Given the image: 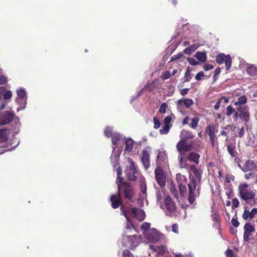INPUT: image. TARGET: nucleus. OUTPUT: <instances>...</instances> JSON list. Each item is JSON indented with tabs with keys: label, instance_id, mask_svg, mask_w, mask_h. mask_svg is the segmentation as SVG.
I'll use <instances>...</instances> for the list:
<instances>
[{
	"label": "nucleus",
	"instance_id": "nucleus-34",
	"mask_svg": "<svg viewBox=\"0 0 257 257\" xmlns=\"http://www.w3.org/2000/svg\"><path fill=\"white\" fill-rule=\"evenodd\" d=\"M116 172H117V181H116V184L117 185L118 188L119 189L120 188V184L123 183L122 182V178L120 177V176L121 175V170L119 167H118L116 169Z\"/></svg>",
	"mask_w": 257,
	"mask_h": 257
},
{
	"label": "nucleus",
	"instance_id": "nucleus-55",
	"mask_svg": "<svg viewBox=\"0 0 257 257\" xmlns=\"http://www.w3.org/2000/svg\"><path fill=\"white\" fill-rule=\"evenodd\" d=\"M8 79L6 77L3 75H0V84H4L7 83Z\"/></svg>",
	"mask_w": 257,
	"mask_h": 257
},
{
	"label": "nucleus",
	"instance_id": "nucleus-53",
	"mask_svg": "<svg viewBox=\"0 0 257 257\" xmlns=\"http://www.w3.org/2000/svg\"><path fill=\"white\" fill-rule=\"evenodd\" d=\"M211 217L214 221H218L219 220V214L217 212L212 213Z\"/></svg>",
	"mask_w": 257,
	"mask_h": 257
},
{
	"label": "nucleus",
	"instance_id": "nucleus-27",
	"mask_svg": "<svg viewBox=\"0 0 257 257\" xmlns=\"http://www.w3.org/2000/svg\"><path fill=\"white\" fill-rule=\"evenodd\" d=\"M180 137L181 140L186 141L187 140L194 138V136L190 131L186 130H182L181 132Z\"/></svg>",
	"mask_w": 257,
	"mask_h": 257
},
{
	"label": "nucleus",
	"instance_id": "nucleus-22",
	"mask_svg": "<svg viewBox=\"0 0 257 257\" xmlns=\"http://www.w3.org/2000/svg\"><path fill=\"white\" fill-rule=\"evenodd\" d=\"M256 214L257 209L255 208L251 209L250 211L245 209L242 214V218L244 220L252 219Z\"/></svg>",
	"mask_w": 257,
	"mask_h": 257
},
{
	"label": "nucleus",
	"instance_id": "nucleus-13",
	"mask_svg": "<svg viewBox=\"0 0 257 257\" xmlns=\"http://www.w3.org/2000/svg\"><path fill=\"white\" fill-rule=\"evenodd\" d=\"M217 132V130L214 124H210L206 127L205 133L209 136L211 145L213 147L215 146V142L216 141L215 134Z\"/></svg>",
	"mask_w": 257,
	"mask_h": 257
},
{
	"label": "nucleus",
	"instance_id": "nucleus-33",
	"mask_svg": "<svg viewBox=\"0 0 257 257\" xmlns=\"http://www.w3.org/2000/svg\"><path fill=\"white\" fill-rule=\"evenodd\" d=\"M8 138V132L5 130H0V142H4Z\"/></svg>",
	"mask_w": 257,
	"mask_h": 257
},
{
	"label": "nucleus",
	"instance_id": "nucleus-56",
	"mask_svg": "<svg viewBox=\"0 0 257 257\" xmlns=\"http://www.w3.org/2000/svg\"><path fill=\"white\" fill-rule=\"evenodd\" d=\"M232 206L235 208L238 207L239 204L238 200L236 198L232 200Z\"/></svg>",
	"mask_w": 257,
	"mask_h": 257
},
{
	"label": "nucleus",
	"instance_id": "nucleus-40",
	"mask_svg": "<svg viewBox=\"0 0 257 257\" xmlns=\"http://www.w3.org/2000/svg\"><path fill=\"white\" fill-rule=\"evenodd\" d=\"M234 146L232 145H229L227 146V150L229 154L232 156L234 157L235 156V150Z\"/></svg>",
	"mask_w": 257,
	"mask_h": 257
},
{
	"label": "nucleus",
	"instance_id": "nucleus-25",
	"mask_svg": "<svg viewBox=\"0 0 257 257\" xmlns=\"http://www.w3.org/2000/svg\"><path fill=\"white\" fill-rule=\"evenodd\" d=\"M167 195L164 192V190H158L156 192L157 202L161 206V203H163L164 199Z\"/></svg>",
	"mask_w": 257,
	"mask_h": 257
},
{
	"label": "nucleus",
	"instance_id": "nucleus-38",
	"mask_svg": "<svg viewBox=\"0 0 257 257\" xmlns=\"http://www.w3.org/2000/svg\"><path fill=\"white\" fill-rule=\"evenodd\" d=\"M191 123L190 124L189 126L193 129H195L198 124L199 121V118L198 117H195L191 119Z\"/></svg>",
	"mask_w": 257,
	"mask_h": 257
},
{
	"label": "nucleus",
	"instance_id": "nucleus-2",
	"mask_svg": "<svg viewBox=\"0 0 257 257\" xmlns=\"http://www.w3.org/2000/svg\"><path fill=\"white\" fill-rule=\"evenodd\" d=\"M118 191L116 194L113 195L110 197L111 206L113 208H117L121 204V198L119 191L123 189L125 198L131 199L133 197L134 193L131 186L127 183L120 184V188H118Z\"/></svg>",
	"mask_w": 257,
	"mask_h": 257
},
{
	"label": "nucleus",
	"instance_id": "nucleus-47",
	"mask_svg": "<svg viewBox=\"0 0 257 257\" xmlns=\"http://www.w3.org/2000/svg\"><path fill=\"white\" fill-rule=\"evenodd\" d=\"M167 107V105L166 103H163L159 108V111L161 113H165L166 111V108Z\"/></svg>",
	"mask_w": 257,
	"mask_h": 257
},
{
	"label": "nucleus",
	"instance_id": "nucleus-39",
	"mask_svg": "<svg viewBox=\"0 0 257 257\" xmlns=\"http://www.w3.org/2000/svg\"><path fill=\"white\" fill-rule=\"evenodd\" d=\"M112 128L110 127H106L104 130L105 136L108 138H112L113 134Z\"/></svg>",
	"mask_w": 257,
	"mask_h": 257
},
{
	"label": "nucleus",
	"instance_id": "nucleus-23",
	"mask_svg": "<svg viewBox=\"0 0 257 257\" xmlns=\"http://www.w3.org/2000/svg\"><path fill=\"white\" fill-rule=\"evenodd\" d=\"M256 165L251 160L247 161L242 168L243 172H246L254 170L256 168Z\"/></svg>",
	"mask_w": 257,
	"mask_h": 257
},
{
	"label": "nucleus",
	"instance_id": "nucleus-29",
	"mask_svg": "<svg viewBox=\"0 0 257 257\" xmlns=\"http://www.w3.org/2000/svg\"><path fill=\"white\" fill-rule=\"evenodd\" d=\"M195 56L201 62H205L207 60V55L206 52H197Z\"/></svg>",
	"mask_w": 257,
	"mask_h": 257
},
{
	"label": "nucleus",
	"instance_id": "nucleus-60",
	"mask_svg": "<svg viewBox=\"0 0 257 257\" xmlns=\"http://www.w3.org/2000/svg\"><path fill=\"white\" fill-rule=\"evenodd\" d=\"M172 120L171 117L170 116H166L164 120V123H165V125H169V124L171 122Z\"/></svg>",
	"mask_w": 257,
	"mask_h": 257
},
{
	"label": "nucleus",
	"instance_id": "nucleus-17",
	"mask_svg": "<svg viewBox=\"0 0 257 257\" xmlns=\"http://www.w3.org/2000/svg\"><path fill=\"white\" fill-rule=\"evenodd\" d=\"M113 151L111 156V162L113 167H116L118 164V159L121 150L117 149L116 147H112Z\"/></svg>",
	"mask_w": 257,
	"mask_h": 257
},
{
	"label": "nucleus",
	"instance_id": "nucleus-12",
	"mask_svg": "<svg viewBox=\"0 0 257 257\" xmlns=\"http://www.w3.org/2000/svg\"><path fill=\"white\" fill-rule=\"evenodd\" d=\"M156 180L161 187L166 185V177L164 172L160 167H157L155 171Z\"/></svg>",
	"mask_w": 257,
	"mask_h": 257
},
{
	"label": "nucleus",
	"instance_id": "nucleus-20",
	"mask_svg": "<svg viewBox=\"0 0 257 257\" xmlns=\"http://www.w3.org/2000/svg\"><path fill=\"white\" fill-rule=\"evenodd\" d=\"M176 147L178 151L181 153L191 150L192 145L190 144L187 143L185 140H180L177 143Z\"/></svg>",
	"mask_w": 257,
	"mask_h": 257
},
{
	"label": "nucleus",
	"instance_id": "nucleus-31",
	"mask_svg": "<svg viewBox=\"0 0 257 257\" xmlns=\"http://www.w3.org/2000/svg\"><path fill=\"white\" fill-rule=\"evenodd\" d=\"M247 72L251 76H257V68L254 65H251L247 68Z\"/></svg>",
	"mask_w": 257,
	"mask_h": 257
},
{
	"label": "nucleus",
	"instance_id": "nucleus-45",
	"mask_svg": "<svg viewBox=\"0 0 257 257\" xmlns=\"http://www.w3.org/2000/svg\"><path fill=\"white\" fill-rule=\"evenodd\" d=\"M191 78L190 71L189 69H187L184 76V82H189Z\"/></svg>",
	"mask_w": 257,
	"mask_h": 257
},
{
	"label": "nucleus",
	"instance_id": "nucleus-21",
	"mask_svg": "<svg viewBox=\"0 0 257 257\" xmlns=\"http://www.w3.org/2000/svg\"><path fill=\"white\" fill-rule=\"evenodd\" d=\"M124 143L125 145V152L129 155L132 154L134 152V146L135 144L134 140L131 138H126Z\"/></svg>",
	"mask_w": 257,
	"mask_h": 257
},
{
	"label": "nucleus",
	"instance_id": "nucleus-16",
	"mask_svg": "<svg viewBox=\"0 0 257 257\" xmlns=\"http://www.w3.org/2000/svg\"><path fill=\"white\" fill-rule=\"evenodd\" d=\"M126 138L123 137L122 135L119 133H114L112 138V147H119L122 145Z\"/></svg>",
	"mask_w": 257,
	"mask_h": 257
},
{
	"label": "nucleus",
	"instance_id": "nucleus-36",
	"mask_svg": "<svg viewBox=\"0 0 257 257\" xmlns=\"http://www.w3.org/2000/svg\"><path fill=\"white\" fill-rule=\"evenodd\" d=\"M198 48V46L197 45H192L191 46L186 48L184 52L185 54H190L192 52H194Z\"/></svg>",
	"mask_w": 257,
	"mask_h": 257
},
{
	"label": "nucleus",
	"instance_id": "nucleus-62",
	"mask_svg": "<svg viewBox=\"0 0 257 257\" xmlns=\"http://www.w3.org/2000/svg\"><path fill=\"white\" fill-rule=\"evenodd\" d=\"M194 174L198 180H200L201 179V173L199 170H198L194 173Z\"/></svg>",
	"mask_w": 257,
	"mask_h": 257
},
{
	"label": "nucleus",
	"instance_id": "nucleus-43",
	"mask_svg": "<svg viewBox=\"0 0 257 257\" xmlns=\"http://www.w3.org/2000/svg\"><path fill=\"white\" fill-rule=\"evenodd\" d=\"M185 185L186 184H180L179 185L180 192L182 196H184L186 193V188Z\"/></svg>",
	"mask_w": 257,
	"mask_h": 257
},
{
	"label": "nucleus",
	"instance_id": "nucleus-19",
	"mask_svg": "<svg viewBox=\"0 0 257 257\" xmlns=\"http://www.w3.org/2000/svg\"><path fill=\"white\" fill-rule=\"evenodd\" d=\"M255 231V227L249 223H246L244 226L243 239L248 241L251 234Z\"/></svg>",
	"mask_w": 257,
	"mask_h": 257
},
{
	"label": "nucleus",
	"instance_id": "nucleus-6",
	"mask_svg": "<svg viewBox=\"0 0 257 257\" xmlns=\"http://www.w3.org/2000/svg\"><path fill=\"white\" fill-rule=\"evenodd\" d=\"M188 187L189 189L188 201L192 204L194 203L195 198L198 196L199 194L196 180L194 179H191L190 182L188 184Z\"/></svg>",
	"mask_w": 257,
	"mask_h": 257
},
{
	"label": "nucleus",
	"instance_id": "nucleus-44",
	"mask_svg": "<svg viewBox=\"0 0 257 257\" xmlns=\"http://www.w3.org/2000/svg\"><path fill=\"white\" fill-rule=\"evenodd\" d=\"M234 112H235V109L231 105H229L227 107L226 114L227 116L231 115V114H232Z\"/></svg>",
	"mask_w": 257,
	"mask_h": 257
},
{
	"label": "nucleus",
	"instance_id": "nucleus-42",
	"mask_svg": "<svg viewBox=\"0 0 257 257\" xmlns=\"http://www.w3.org/2000/svg\"><path fill=\"white\" fill-rule=\"evenodd\" d=\"M171 76V73L169 71H166L163 72L162 74L161 78L163 80L168 79L170 78Z\"/></svg>",
	"mask_w": 257,
	"mask_h": 257
},
{
	"label": "nucleus",
	"instance_id": "nucleus-24",
	"mask_svg": "<svg viewBox=\"0 0 257 257\" xmlns=\"http://www.w3.org/2000/svg\"><path fill=\"white\" fill-rule=\"evenodd\" d=\"M150 248L154 251L159 255H163L167 250V247L165 245L154 246L153 245H150Z\"/></svg>",
	"mask_w": 257,
	"mask_h": 257
},
{
	"label": "nucleus",
	"instance_id": "nucleus-4",
	"mask_svg": "<svg viewBox=\"0 0 257 257\" xmlns=\"http://www.w3.org/2000/svg\"><path fill=\"white\" fill-rule=\"evenodd\" d=\"M160 206L167 215L176 216L178 213L176 205L169 195L165 197L163 203H161Z\"/></svg>",
	"mask_w": 257,
	"mask_h": 257
},
{
	"label": "nucleus",
	"instance_id": "nucleus-1",
	"mask_svg": "<svg viewBox=\"0 0 257 257\" xmlns=\"http://www.w3.org/2000/svg\"><path fill=\"white\" fill-rule=\"evenodd\" d=\"M121 213L127 220L126 230L123 235L121 244L122 246L130 248L137 246L141 241V237L139 235H132L131 233L136 232V230L130 222L127 214L124 211L123 207L121 208Z\"/></svg>",
	"mask_w": 257,
	"mask_h": 257
},
{
	"label": "nucleus",
	"instance_id": "nucleus-9",
	"mask_svg": "<svg viewBox=\"0 0 257 257\" xmlns=\"http://www.w3.org/2000/svg\"><path fill=\"white\" fill-rule=\"evenodd\" d=\"M14 117V114L11 110L0 112V124L5 125L11 122Z\"/></svg>",
	"mask_w": 257,
	"mask_h": 257
},
{
	"label": "nucleus",
	"instance_id": "nucleus-41",
	"mask_svg": "<svg viewBox=\"0 0 257 257\" xmlns=\"http://www.w3.org/2000/svg\"><path fill=\"white\" fill-rule=\"evenodd\" d=\"M150 226L151 224L150 223L147 222H144L141 226V228L143 230V233L146 231H149L150 229Z\"/></svg>",
	"mask_w": 257,
	"mask_h": 257
},
{
	"label": "nucleus",
	"instance_id": "nucleus-64",
	"mask_svg": "<svg viewBox=\"0 0 257 257\" xmlns=\"http://www.w3.org/2000/svg\"><path fill=\"white\" fill-rule=\"evenodd\" d=\"M178 227L176 224H174L172 226V230L173 232L175 233H177L178 232Z\"/></svg>",
	"mask_w": 257,
	"mask_h": 257
},
{
	"label": "nucleus",
	"instance_id": "nucleus-7",
	"mask_svg": "<svg viewBox=\"0 0 257 257\" xmlns=\"http://www.w3.org/2000/svg\"><path fill=\"white\" fill-rule=\"evenodd\" d=\"M18 97L16 98V102L20 105L18 111L25 108L27 103L26 91L25 89L21 88L17 91Z\"/></svg>",
	"mask_w": 257,
	"mask_h": 257
},
{
	"label": "nucleus",
	"instance_id": "nucleus-32",
	"mask_svg": "<svg viewBox=\"0 0 257 257\" xmlns=\"http://www.w3.org/2000/svg\"><path fill=\"white\" fill-rule=\"evenodd\" d=\"M246 102L247 98L246 96L245 95H242L238 98L237 101L234 102V105L235 106H242L241 105L245 104Z\"/></svg>",
	"mask_w": 257,
	"mask_h": 257
},
{
	"label": "nucleus",
	"instance_id": "nucleus-11",
	"mask_svg": "<svg viewBox=\"0 0 257 257\" xmlns=\"http://www.w3.org/2000/svg\"><path fill=\"white\" fill-rule=\"evenodd\" d=\"M216 61L219 64L224 62L227 70H229L231 67L232 60L229 55H225L223 53H221L216 57Z\"/></svg>",
	"mask_w": 257,
	"mask_h": 257
},
{
	"label": "nucleus",
	"instance_id": "nucleus-5",
	"mask_svg": "<svg viewBox=\"0 0 257 257\" xmlns=\"http://www.w3.org/2000/svg\"><path fill=\"white\" fill-rule=\"evenodd\" d=\"M144 235L146 239L152 243H156L165 239L164 235L154 228H151L149 231L144 232Z\"/></svg>",
	"mask_w": 257,
	"mask_h": 257
},
{
	"label": "nucleus",
	"instance_id": "nucleus-52",
	"mask_svg": "<svg viewBox=\"0 0 257 257\" xmlns=\"http://www.w3.org/2000/svg\"><path fill=\"white\" fill-rule=\"evenodd\" d=\"M183 56V55L181 53H178L176 55H174L171 58V61H174L175 60H177L178 59H179Z\"/></svg>",
	"mask_w": 257,
	"mask_h": 257
},
{
	"label": "nucleus",
	"instance_id": "nucleus-57",
	"mask_svg": "<svg viewBox=\"0 0 257 257\" xmlns=\"http://www.w3.org/2000/svg\"><path fill=\"white\" fill-rule=\"evenodd\" d=\"M221 72L220 68L219 67H217L215 70V72L213 75V78L214 80H216L217 76L220 74Z\"/></svg>",
	"mask_w": 257,
	"mask_h": 257
},
{
	"label": "nucleus",
	"instance_id": "nucleus-48",
	"mask_svg": "<svg viewBox=\"0 0 257 257\" xmlns=\"http://www.w3.org/2000/svg\"><path fill=\"white\" fill-rule=\"evenodd\" d=\"M170 191H171L172 193L174 195V196L177 198V191L173 184H170Z\"/></svg>",
	"mask_w": 257,
	"mask_h": 257
},
{
	"label": "nucleus",
	"instance_id": "nucleus-3",
	"mask_svg": "<svg viewBox=\"0 0 257 257\" xmlns=\"http://www.w3.org/2000/svg\"><path fill=\"white\" fill-rule=\"evenodd\" d=\"M238 191L240 198L245 201L253 200L256 194V191L252 189L251 186L246 183L240 184Z\"/></svg>",
	"mask_w": 257,
	"mask_h": 257
},
{
	"label": "nucleus",
	"instance_id": "nucleus-35",
	"mask_svg": "<svg viewBox=\"0 0 257 257\" xmlns=\"http://www.w3.org/2000/svg\"><path fill=\"white\" fill-rule=\"evenodd\" d=\"M176 179L177 181V182L179 185L180 184H186V178L185 176L181 175V174H178L176 175Z\"/></svg>",
	"mask_w": 257,
	"mask_h": 257
},
{
	"label": "nucleus",
	"instance_id": "nucleus-61",
	"mask_svg": "<svg viewBox=\"0 0 257 257\" xmlns=\"http://www.w3.org/2000/svg\"><path fill=\"white\" fill-rule=\"evenodd\" d=\"M213 66L212 65L209 64H206L204 65L203 68L204 70L208 71L213 69Z\"/></svg>",
	"mask_w": 257,
	"mask_h": 257
},
{
	"label": "nucleus",
	"instance_id": "nucleus-10",
	"mask_svg": "<svg viewBox=\"0 0 257 257\" xmlns=\"http://www.w3.org/2000/svg\"><path fill=\"white\" fill-rule=\"evenodd\" d=\"M141 193L138 199V204L140 206H143L144 204V200L147 196V186L146 181L144 178H141L140 181Z\"/></svg>",
	"mask_w": 257,
	"mask_h": 257
},
{
	"label": "nucleus",
	"instance_id": "nucleus-50",
	"mask_svg": "<svg viewBox=\"0 0 257 257\" xmlns=\"http://www.w3.org/2000/svg\"><path fill=\"white\" fill-rule=\"evenodd\" d=\"M180 166L181 168H189V165H188L185 162H184L182 158H180L179 159Z\"/></svg>",
	"mask_w": 257,
	"mask_h": 257
},
{
	"label": "nucleus",
	"instance_id": "nucleus-15",
	"mask_svg": "<svg viewBox=\"0 0 257 257\" xmlns=\"http://www.w3.org/2000/svg\"><path fill=\"white\" fill-rule=\"evenodd\" d=\"M237 110L239 112V118L242 120L247 122L249 118L248 107L247 105L238 106Z\"/></svg>",
	"mask_w": 257,
	"mask_h": 257
},
{
	"label": "nucleus",
	"instance_id": "nucleus-30",
	"mask_svg": "<svg viewBox=\"0 0 257 257\" xmlns=\"http://www.w3.org/2000/svg\"><path fill=\"white\" fill-rule=\"evenodd\" d=\"M167 154L165 152L161 151V152H159L158 156H157V158L158 162H159V163L165 162V161L167 160Z\"/></svg>",
	"mask_w": 257,
	"mask_h": 257
},
{
	"label": "nucleus",
	"instance_id": "nucleus-58",
	"mask_svg": "<svg viewBox=\"0 0 257 257\" xmlns=\"http://www.w3.org/2000/svg\"><path fill=\"white\" fill-rule=\"evenodd\" d=\"M204 75V73L202 71H200L197 74L195 79L197 80H200Z\"/></svg>",
	"mask_w": 257,
	"mask_h": 257
},
{
	"label": "nucleus",
	"instance_id": "nucleus-37",
	"mask_svg": "<svg viewBox=\"0 0 257 257\" xmlns=\"http://www.w3.org/2000/svg\"><path fill=\"white\" fill-rule=\"evenodd\" d=\"M12 92L10 90H6L5 89V91L4 93L3 98L5 99V101L8 102L9 101V100L12 98Z\"/></svg>",
	"mask_w": 257,
	"mask_h": 257
},
{
	"label": "nucleus",
	"instance_id": "nucleus-18",
	"mask_svg": "<svg viewBox=\"0 0 257 257\" xmlns=\"http://www.w3.org/2000/svg\"><path fill=\"white\" fill-rule=\"evenodd\" d=\"M131 215L139 221H143L146 217L144 211L138 208H133L131 210Z\"/></svg>",
	"mask_w": 257,
	"mask_h": 257
},
{
	"label": "nucleus",
	"instance_id": "nucleus-49",
	"mask_svg": "<svg viewBox=\"0 0 257 257\" xmlns=\"http://www.w3.org/2000/svg\"><path fill=\"white\" fill-rule=\"evenodd\" d=\"M187 61L190 65L193 66H195L199 64V62L197 61L194 58H188Z\"/></svg>",
	"mask_w": 257,
	"mask_h": 257
},
{
	"label": "nucleus",
	"instance_id": "nucleus-28",
	"mask_svg": "<svg viewBox=\"0 0 257 257\" xmlns=\"http://www.w3.org/2000/svg\"><path fill=\"white\" fill-rule=\"evenodd\" d=\"M199 158L200 155L194 152L189 153L187 156L188 160L193 162L196 164L199 163Z\"/></svg>",
	"mask_w": 257,
	"mask_h": 257
},
{
	"label": "nucleus",
	"instance_id": "nucleus-8",
	"mask_svg": "<svg viewBox=\"0 0 257 257\" xmlns=\"http://www.w3.org/2000/svg\"><path fill=\"white\" fill-rule=\"evenodd\" d=\"M127 161L129 164V166L126 168L125 171L126 175L128 180L135 181L137 178V176L136 175L137 174V169L135 165V163L130 158H128Z\"/></svg>",
	"mask_w": 257,
	"mask_h": 257
},
{
	"label": "nucleus",
	"instance_id": "nucleus-59",
	"mask_svg": "<svg viewBox=\"0 0 257 257\" xmlns=\"http://www.w3.org/2000/svg\"><path fill=\"white\" fill-rule=\"evenodd\" d=\"M123 257H133L132 254H131V252L128 250H124L123 252Z\"/></svg>",
	"mask_w": 257,
	"mask_h": 257
},
{
	"label": "nucleus",
	"instance_id": "nucleus-54",
	"mask_svg": "<svg viewBox=\"0 0 257 257\" xmlns=\"http://www.w3.org/2000/svg\"><path fill=\"white\" fill-rule=\"evenodd\" d=\"M231 223L233 226L235 227H237L239 225V222L238 220L234 218H232L231 219Z\"/></svg>",
	"mask_w": 257,
	"mask_h": 257
},
{
	"label": "nucleus",
	"instance_id": "nucleus-46",
	"mask_svg": "<svg viewBox=\"0 0 257 257\" xmlns=\"http://www.w3.org/2000/svg\"><path fill=\"white\" fill-rule=\"evenodd\" d=\"M169 129L170 127L169 125H165L162 129L160 130V133L161 134H167L168 133Z\"/></svg>",
	"mask_w": 257,
	"mask_h": 257
},
{
	"label": "nucleus",
	"instance_id": "nucleus-14",
	"mask_svg": "<svg viewBox=\"0 0 257 257\" xmlns=\"http://www.w3.org/2000/svg\"><path fill=\"white\" fill-rule=\"evenodd\" d=\"M151 152V148L150 147H146L142 151V156L141 157V161L143 164L144 167L146 169H148L150 166V155Z\"/></svg>",
	"mask_w": 257,
	"mask_h": 257
},
{
	"label": "nucleus",
	"instance_id": "nucleus-26",
	"mask_svg": "<svg viewBox=\"0 0 257 257\" xmlns=\"http://www.w3.org/2000/svg\"><path fill=\"white\" fill-rule=\"evenodd\" d=\"M182 104H183L186 107L189 108L193 104V101L190 98L179 99L177 102L178 107L181 106Z\"/></svg>",
	"mask_w": 257,
	"mask_h": 257
},
{
	"label": "nucleus",
	"instance_id": "nucleus-51",
	"mask_svg": "<svg viewBox=\"0 0 257 257\" xmlns=\"http://www.w3.org/2000/svg\"><path fill=\"white\" fill-rule=\"evenodd\" d=\"M153 121H154V128L155 129L159 128L160 127V125H161V123H160V121L156 117H154Z\"/></svg>",
	"mask_w": 257,
	"mask_h": 257
},
{
	"label": "nucleus",
	"instance_id": "nucleus-63",
	"mask_svg": "<svg viewBox=\"0 0 257 257\" xmlns=\"http://www.w3.org/2000/svg\"><path fill=\"white\" fill-rule=\"evenodd\" d=\"M226 255L227 257H233L232 250L231 249H227L226 251Z\"/></svg>",
	"mask_w": 257,
	"mask_h": 257
}]
</instances>
